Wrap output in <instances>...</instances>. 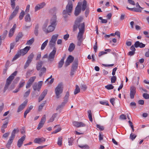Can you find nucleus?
<instances>
[{"label":"nucleus","mask_w":149,"mask_h":149,"mask_svg":"<svg viewBox=\"0 0 149 149\" xmlns=\"http://www.w3.org/2000/svg\"><path fill=\"white\" fill-rule=\"evenodd\" d=\"M83 17L82 16H79L77 17L75 20L74 24L73 26V31H76L78 28L79 30L77 38L78 40H83V34L84 33L85 29L84 23H81L83 20Z\"/></svg>","instance_id":"1"},{"label":"nucleus","mask_w":149,"mask_h":149,"mask_svg":"<svg viewBox=\"0 0 149 149\" xmlns=\"http://www.w3.org/2000/svg\"><path fill=\"white\" fill-rule=\"evenodd\" d=\"M68 2L65 9L64 10L63 12V17L65 18H67L68 15H71L73 9L72 2L71 0H68Z\"/></svg>","instance_id":"2"},{"label":"nucleus","mask_w":149,"mask_h":149,"mask_svg":"<svg viewBox=\"0 0 149 149\" xmlns=\"http://www.w3.org/2000/svg\"><path fill=\"white\" fill-rule=\"evenodd\" d=\"M17 73V71H15L7 79L6 84L3 90V92L4 93H5L6 90L8 88L9 86L11 83L12 81L14 79L15 76L16 75Z\"/></svg>","instance_id":"3"},{"label":"nucleus","mask_w":149,"mask_h":149,"mask_svg":"<svg viewBox=\"0 0 149 149\" xmlns=\"http://www.w3.org/2000/svg\"><path fill=\"white\" fill-rule=\"evenodd\" d=\"M63 85L62 83L58 84L55 88V91L57 98L58 99L61 97L60 94L63 93Z\"/></svg>","instance_id":"4"},{"label":"nucleus","mask_w":149,"mask_h":149,"mask_svg":"<svg viewBox=\"0 0 149 149\" xmlns=\"http://www.w3.org/2000/svg\"><path fill=\"white\" fill-rule=\"evenodd\" d=\"M56 51V48H54L52 51L49 53L48 57V61L49 62H51L54 61Z\"/></svg>","instance_id":"5"},{"label":"nucleus","mask_w":149,"mask_h":149,"mask_svg":"<svg viewBox=\"0 0 149 149\" xmlns=\"http://www.w3.org/2000/svg\"><path fill=\"white\" fill-rule=\"evenodd\" d=\"M46 119V116L45 115H44L42 117L41 120L38 125V127L37 128L38 130H39L43 126L45 122Z\"/></svg>","instance_id":"6"},{"label":"nucleus","mask_w":149,"mask_h":149,"mask_svg":"<svg viewBox=\"0 0 149 149\" xmlns=\"http://www.w3.org/2000/svg\"><path fill=\"white\" fill-rule=\"evenodd\" d=\"M130 96L131 99H133L136 93V88L134 86H132L130 88Z\"/></svg>","instance_id":"7"},{"label":"nucleus","mask_w":149,"mask_h":149,"mask_svg":"<svg viewBox=\"0 0 149 149\" xmlns=\"http://www.w3.org/2000/svg\"><path fill=\"white\" fill-rule=\"evenodd\" d=\"M74 57L70 55L68 57L67 59L65 61V66L67 67L74 60Z\"/></svg>","instance_id":"8"},{"label":"nucleus","mask_w":149,"mask_h":149,"mask_svg":"<svg viewBox=\"0 0 149 149\" xmlns=\"http://www.w3.org/2000/svg\"><path fill=\"white\" fill-rule=\"evenodd\" d=\"M28 102L27 100H26L19 107L17 110V112L19 113L22 111L25 108Z\"/></svg>","instance_id":"9"},{"label":"nucleus","mask_w":149,"mask_h":149,"mask_svg":"<svg viewBox=\"0 0 149 149\" xmlns=\"http://www.w3.org/2000/svg\"><path fill=\"white\" fill-rule=\"evenodd\" d=\"M78 65V60L75 59L73 62L72 66L71 71L75 72L77 68Z\"/></svg>","instance_id":"10"},{"label":"nucleus","mask_w":149,"mask_h":149,"mask_svg":"<svg viewBox=\"0 0 149 149\" xmlns=\"http://www.w3.org/2000/svg\"><path fill=\"white\" fill-rule=\"evenodd\" d=\"M30 48L31 47L30 46H26L24 49L20 50L19 52L22 56H23L28 52Z\"/></svg>","instance_id":"11"},{"label":"nucleus","mask_w":149,"mask_h":149,"mask_svg":"<svg viewBox=\"0 0 149 149\" xmlns=\"http://www.w3.org/2000/svg\"><path fill=\"white\" fill-rule=\"evenodd\" d=\"M26 137V135H24L18 140L17 142V146L19 148H20L22 145L23 141L25 140Z\"/></svg>","instance_id":"12"},{"label":"nucleus","mask_w":149,"mask_h":149,"mask_svg":"<svg viewBox=\"0 0 149 149\" xmlns=\"http://www.w3.org/2000/svg\"><path fill=\"white\" fill-rule=\"evenodd\" d=\"M45 5L44 2H42L38 4L35 7V11L36 12L37 10H40L44 7Z\"/></svg>","instance_id":"13"},{"label":"nucleus","mask_w":149,"mask_h":149,"mask_svg":"<svg viewBox=\"0 0 149 149\" xmlns=\"http://www.w3.org/2000/svg\"><path fill=\"white\" fill-rule=\"evenodd\" d=\"M45 141V139L43 137L42 138H36L34 140V143L40 144L41 143L44 142Z\"/></svg>","instance_id":"14"},{"label":"nucleus","mask_w":149,"mask_h":149,"mask_svg":"<svg viewBox=\"0 0 149 149\" xmlns=\"http://www.w3.org/2000/svg\"><path fill=\"white\" fill-rule=\"evenodd\" d=\"M134 46L136 48L140 47L142 48L144 47L145 46V45L142 42H140L139 41L135 42L134 44Z\"/></svg>","instance_id":"15"},{"label":"nucleus","mask_w":149,"mask_h":149,"mask_svg":"<svg viewBox=\"0 0 149 149\" xmlns=\"http://www.w3.org/2000/svg\"><path fill=\"white\" fill-rule=\"evenodd\" d=\"M56 15H54L51 18L50 21V23L51 25H53L56 26Z\"/></svg>","instance_id":"16"},{"label":"nucleus","mask_w":149,"mask_h":149,"mask_svg":"<svg viewBox=\"0 0 149 149\" xmlns=\"http://www.w3.org/2000/svg\"><path fill=\"white\" fill-rule=\"evenodd\" d=\"M65 58V57H63L59 62L58 65V68H61L63 66L64 63V60Z\"/></svg>","instance_id":"17"},{"label":"nucleus","mask_w":149,"mask_h":149,"mask_svg":"<svg viewBox=\"0 0 149 149\" xmlns=\"http://www.w3.org/2000/svg\"><path fill=\"white\" fill-rule=\"evenodd\" d=\"M19 132V130L18 128L17 129H14L11 133V136L10 137L14 139L15 136V134L18 133Z\"/></svg>","instance_id":"18"},{"label":"nucleus","mask_w":149,"mask_h":149,"mask_svg":"<svg viewBox=\"0 0 149 149\" xmlns=\"http://www.w3.org/2000/svg\"><path fill=\"white\" fill-rule=\"evenodd\" d=\"M69 96V93L68 91L67 92L66 95L64 98V100L63 102L66 104L68 102V98Z\"/></svg>","instance_id":"19"},{"label":"nucleus","mask_w":149,"mask_h":149,"mask_svg":"<svg viewBox=\"0 0 149 149\" xmlns=\"http://www.w3.org/2000/svg\"><path fill=\"white\" fill-rule=\"evenodd\" d=\"M14 139L10 137V138L9 139L8 143L6 145V147L7 148H9L10 147V146L11 144L12 143Z\"/></svg>","instance_id":"20"},{"label":"nucleus","mask_w":149,"mask_h":149,"mask_svg":"<svg viewBox=\"0 0 149 149\" xmlns=\"http://www.w3.org/2000/svg\"><path fill=\"white\" fill-rule=\"evenodd\" d=\"M14 139L10 137V138L9 139L8 143L6 145V147L7 148H9L10 147V146L11 144L12 143Z\"/></svg>","instance_id":"21"},{"label":"nucleus","mask_w":149,"mask_h":149,"mask_svg":"<svg viewBox=\"0 0 149 149\" xmlns=\"http://www.w3.org/2000/svg\"><path fill=\"white\" fill-rule=\"evenodd\" d=\"M42 64L43 62L41 61L38 62L36 64V69L37 70H39L40 69Z\"/></svg>","instance_id":"22"},{"label":"nucleus","mask_w":149,"mask_h":149,"mask_svg":"<svg viewBox=\"0 0 149 149\" xmlns=\"http://www.w3.org/2000/svg\"><path fill=\"white\" fill-rule=\"evenodd\" d=\"M105 52L102 51L100 52L98 54L99 56L100 57L102 55L107 54V53L106 52H110L111 51V49H107L105 50Z\"/></svg>","instance_id":"23"},{"label":"nucleus","mask_w":149,"mask_h":149,"mask_svg":"<svg viewBox=\"0 0 149 149\" xmlns=\"http://www.w3.org/2000/svg\"><path fill=\"white\" fill-rule=\"evenodd\" d=\"M87 2L85 0H84L83 1V4L82 5V7L81 10L82 11H84L85 9H86L87 8Z\"/></svg>","instance_id":"24"},{"label":"nucleus","mask_w":149,"mask_h":149,"mask_svg":"<svg viewBox=\"0 0 149 149\" xmlns=\"http://www.w3.org/2000/svg\"><path fill=\"white\" fill-rule=\"evenodd\" d=\"M75 47V46L74 44L73 43H72L70 44L69 46L68 49V51L70 52H72L74 50Z\"/></svg>","instance_id":"25"},{"label":"nucleus","mask_w":149,"mask_h":149,"mask_svg":"<svg viewBox=\"0 0 149 149\" xmlns=\"http://www.w3.org/2000/svg\"><path fill=\"white\" fill-rule=\"evenodd\" d=\"M55 42L50 40L49 43V46L50 48L52 49L53 48L54 49V48H56L55 47Z\"/></svg>","instance_id":"26"},{"label":"nucleus","mask_w":149,"mask_h":149,"mask_svg":"<svg viewBox=\"0 0 149 149\" xmlns=\"http://www.w3.org/2000/svg\"><path fill=\"white\" fill-rule=\"evenodd\" d=\"M81 9L78 8H76L74 12V15L76 16H78L81 12Z\"/></svg>","instance_id":"27"},{"label":"nucleus","mask_w":149,"mask_h":149,"mask_svg":"<svg viewBox=\"0 0 149 149\" xmlns=\"http://www.w3.org/2000/svg\"><path fill=\"white\" fill-rule=\"evenodd\" d=\"M39 28V25L37 24L35 26L34 33L36 36H37L38 34V29Z\"/></svg>","instance_id":"28"},{"label":"nucleus","mask_w":149,"mask_h":149,"mask_svg":"<svg viewBox=\"0 0 149 149\" xmlns=\"http://www.w3.org/2000/svg\"><path fill=\"white\" fill-rule=\"evenodd\" d=\"M58 36V35L57 34L53 35L52 36V38L50 40L56 42V41L57 40Z\"/></svg>","instance_id":"29"},{"label":"nucleus","mask_w":149,"mask_h":149,"mask_svg":"<svg viewBox=\"0 0 149 149\" xmlns=\"http://www.w3.org/2000/svg\"><path fill=\"white\" fill-rule=\"evenodd\" d=\"M55 26L53 25H50L48 27V29H49V32H50L53 31L54 29Z\"/></svg>","instance_id":"30"},{"label":"nucleus","mask_w":149,"mask_h":149,"mask_svg":"<svg viewBox=\"0 0 149 149\" xmlns=\"http://www.w3.org/2000/svg\"><path fill=\"white\" fill-rule=\"evenodd\" d=\"M23 36V35L22 33H19L17 36L16 37V42H17L20 39L22 38Z\"/></svg>","instance_id":"31"},{"label":"nucleus","mask_w":149,"mask_h":149,"mask_svg":"<svg viewBox=\"0 0 149 149\" xmlns=\"http://www.w3.org/2000/svg\"><path fill=\"white\" fill-rule=\"evenodd\" d=\"M34 38H32L27 41L26 45H31L34 42Z\"/></svg>","instance_id":"32"},{"label":"nucleus","mask_w":149,"mask_h":149,"mask_svg":"<svg viewBox=\"0 0 149 149\" xmlns=\"http://www.w3.org/2000/svg\"><path fill=\"white\" fill-rule=\"evenodd\" d=\"M48 42V40H47L42 44L41 48V49L42 50H43L45 48L47 45Z\"/></svg>","instance_id":"33"},{"label":"nucleus","mask_w":149,"mask_h":149,"mask_svg":"<svg viewBox=\"0 0 149 149\" xmlns=\"http://www.w3.org/2000/svg\"><path fill=\"white\" fill-rule=\"evenodd\" d=\"M65 104L64 103L62 102L61 104L59 105L56 108V110L57 111L59 109H62L65 106Z\"/></svg>","instance_id":"34"},{"label":"nucleus","mask_w":149,"mask_h":149,"mask_svg":"<svg viewBox=\"0 0 149 149\" xmlns=\"http://www.w3.org/2000/svg\"><path fill=\"white\" fill-rule=\"evenodd\" d=\"M25 20L26 22H30L31 21V17L30 14H27L25 16Z\"/></svg>","instance_id":"35"},{"label":"nucleus","mask_w":149,"mask_h":149,"mask_svg":"<svg viewBox=\"0 0 149 149\" xmlns=\"http://www.w3.org/2000/svg\"><path fill=\"white\" fill-rule=\"evenodd\" d=\"M88 117L89 120L91 122L93 121V119L92 118V113L91 110H89L88 111Z\"/></svg>","instance_id":"36"},{"label":"nucleus","mask_w":149,"mask_h":149,"mask_svg":"<svg viewBox=\"0 0 149 149\" xmlns=\"http://www.w3.org/2000/svg\"><path fill=\"white\" fill-rule=\"evenodd\" d=\"M80 91V89L79 86L77 85L76 86V88L74 90V93L75 95H76Z\"/></svg>","instance_id":"37"},{"label":"nucleus","mask_w":149,"mask_h":149,"mask_svg":"<svg viewBox=\"0 0 149 149\" xmlns=\"http://www.w3.org/2000/svg\"><path fill=\"white\" fill-rule=\"evenodd\" d=\"M22 55L20 54V53L18 52L17 54L15 55L14 57L13 58V61H14L19 58L20 56H21Z\"/></svg>","instance_id":"38"},{"label":"nucleus","mask_w":149,"mask_h":149,"mask_svg":"<svg viewBox=\"0 0 149 149\" xmlns=\"http://www.w3.org/2000/svg\"><path fill=\"white\" fill-rule=\"evenodd\" d=\"M62 136H59L58 138L57 144L59 146H61L62 145Z\"/></svg>","instance_id":"39"},{"label":"nucleus","mask_w":149,"mask_h":149,"mask_svg":"<svg viewBox=\"0 0 149 149\" xmlns=\"http://www.w3.org/2000/svg\"><path fill=\"white\" fill-rule=\"evenodd\" d=\"M19 8V6H17L15 10L12 13V14L14 15L15 16L18 11Z\"/></svg>","instance_id":"40"},{"label":"nucleus","mask_w":149,"mask_h":149,"mask_svg":"<svg viewBox=\"0 0 149 149\" xmlns=\"http://www.w3.org/2000/svg\"><path fill=\"white\" fill-rule=\"evenodd\" d=\"M34 56V54L33 53H31L28 57L27 60L31 62Z\"/></svg>","instance_id":"41"},{"label":"nucleus","mask_w":149,"mask_h":149,"mask_svg":"<svg viewBox=\"0 0 149 149\" xmlns=\"http://www.w3.org/2000/svg\"><path fill=\"white\" fill-rule=\"evenodd\" d=\"M74 139L73 138L71 137L68 139V143L69 146H72L73 143Z\"/></svg>","instance_id":"42"},{"label":"nucleus","mask_w":149,"mask_h":149,"mask_svg":"<svg viewBox=\"0 0 149 149\" xmlns=\"http://www.w3.org/2000/svg\"><path fill=\"white\" fill-rule=\"evenodd\" d=\"M42 81H40L38 82V85L37 90L38 91H40V88L42 85Z\"/></svg>","instance_id":"43"},{"label":"nucleus","mask_w":149,"mask_h":149,"mask_svg":"<svg viewBox=\"0 0 149 149\" xmlns=\"http://www.w3.org/2000/svg\"><path fill=\"white\" fill-rule=\"evenodd\" d=\"M132 11L134 12H141V9L139 8H132Z\"/></svg>","instance_id":"44"},{"label":"nucleus","mask_w":149,"mask_h":149,"mask_svg":"<svg viewBox=\"0 0 149 149\" xmlns=\"http://www.w3.org/2000/svg\"><path fill=\"white\" fill-rule=\"evenodd\" d=\"M44 102L41 104L39 106V108H38V110L39 111H41L42 110V109L43 108V107L44 106L45 104L46 103V101H44Z\"/></svg>","instance_id":"45"},{"label":"nucleus","mask_w":149,"mask_h":149,"mask_svg":"<svg viewBox=\"0 0 149 149\" xmlns=\"http://www.w3.org/2000/svg\"><path fill=\"white\" fill-rule=\"evenodd\" d=\"M105 88L108 90H111L113 89L114 86L112 84H109L105 86Z\"/></svg>","instance_id":"46"},{"label":"nucleus","mask_w":149,"mask_h":149,"mask_svg":"<svg viewBox=\"0 0 149 149\" xmlns=\"http://www.w3.org/2000/svg\"><path fill=\"white\" fill-rule=\"evenodd\" d=\"M36 78V77H31L29 80H28V81L31 83V84H32L33 82L34 81L35 79Z\"/></svg>","instance_id":"47"},{"label":"nucleus","mask_w":149,"mask_h":149,"mask_svg":"<svg viewBox=\"0 0 149 149\" xmlns=\"http://www.w3.org/2000/svg\"><path fill=\"white\" fill-rule=\"evenodd\" d=\"M25 83V81L23 79L20 82L19 84V88H20L23 86L24 84Z\"/></svg>","instance_id":"48"},{"label":"nucleus","mask_w":149,"mask_h":149,"mask_svg":"<svg viewBox=\"0 0 149 149\" xmlns=\"http://www.w3.org/2000/svg\"><path fill=\"white\" fill-rule=\"evenodd\" d=\"M31 62L27 60L24 65V69H26L27 67H28Z\"/></svg>","instance_id":"49"},{"label":"nucleus","mask_w":149,"mask_h":149,"mask_svg":"<svg viewBox=\"0 0 149 149\" xmlns=\"http://www.w3.org/2000/svg\"><path fill=\"white\" fill-rule=\"evenodd\" d=\"M16 0H10L11 5L12 7L14 9L15 6V1Z\"/></svg>","instance_id":"50"},{"label":"nucleus","mask_w":149,"mask_h":149,"mask_svg":"<svg viewBox=\"0 0 149 149\" xmlns=\"http://www.w3.org/2000/svg\"><path fill=\"white\" fill-rule=\"evenodd\" d=\"M136 135L132 133L130 135V138L132 141L136 137Z\"/></svg>","instance_id":"51"},{"label":"nucleus","mask_w":149,"mask_h":149,"mask_svg":"<svg viewBox=\"0 0 149 149\" xmlns=\"http://www.w3.org/2000/svg\"><path fill=\"white\" fill-rule=\"evenodd\" d=\"M116 80V76L113 75L111 79V83H114Z\"/></svg>","instance_id":"52"},{"label":"nucleus","mask_w":149,"mask_h":149,"mask_svg":"<svg viewBox=\"0 0 149 149\" xmlns=\"http://www.w3.org/2000/svg\"><path fill=\"white\" fill-rule=\"evenodd\" d=\"M24 15V12L23 10H22V12H21L19 15V18L21 20L22 19Z\"/></svg>","instance_id":"53"},{"label":"nucleus","mask_w":149,"mask_h":149,"mask_svg":"<svg viewBox=\"0 0 149 149\" xmlns=\"http://www.w3.org/2000/svg\"><path fill=\"white\" fill-rule=\"evenodd\" d=\"M97 128L99 129L100 131H102L104 130V127L103 126H101L100 125L97 124L96 125Z\"/></svg>","instance_id":"54"},{"label":"nucleus","mask_w":149,"mask_h":149,"mask_svg":"<svg viewBox=\"0 0 149 149\" xmlns=\"http://www.w3.org/2000/svg\"><path fill=\"white\" fill-rule=\"evenodd\" d=\"M8 123V120L6 121L5 123H4L1 126V128H6L7 127Z\"/></svg>","instance_id":"55"},{"label":"nucleus","mask_w":149,"mask_h":149,"mask_svg":"<svg viewBox=\"0 0 149 149\" xmlns=\"http://www.w3.org/2000/svg\"><path fill=\"white\" fill-rule=\"evenodd\" d=\"M30 90L29 89L26 92L24 95V97H28L29 95L30 92Z\"/></svg>","instance_id":"56"},{"label":"nucleus","mask_w":149,"mask_h":149,"mask_svg":"<svg viewBox=\"0 0 149 149\" xmlns=\"http://www.w3.org/2000/svg\"><path fill=\"white\" fill-rule=\"evenodd\" d=\"M100 104L103 105H105L107 106L109 105V104L108 103V102L107 101H106L105 102L100 101Z\"/></svg>","instance_id":"57"},{"label":"nucleus","mask_w":149,"mask_h":149,"mask_svg":"<svg viewBox=\"0 0 149 149\" xmlns=\"http://www.w3.org/2000/svg\"><path fill=\"white\" fill-rule=\"evenodd\" d=\"M143 97L146 99H147L149 98V95L146 93H144L143 95Z\"/></svg>","instance_id":"58"},{"label":"nucleus","mask_w":149,"mask_h":149,"mask_svg":"<svg viewBox=\"0 0 149 149\" xmlns=\"http://www.w3.org/2000/svg\"><path fill=\"white\" fill-rule=\"evenodd\" d=\"M78 125L79 127H84L86 126V124L82 122H79Z\"/></svg>","instance_id":"59"},{"label":"nucleus","mask_w":149,"mask_h":149,"mask_svg":"<svg viewBox=\"0 0 149 149\" xmlns=\"http://www.w3.org/2000/svg\"><path fill=\"white\" fill-rule=\"evenodd\" d=\"M79 123V122H78L74 121L73 122V125L77 127H79V126L78 125Z\"/></svg>","instance_id":"60"},{"label":"nucleus","mask_w":149,"mask_h":149,"mask_svg":"<svg viewBox=\"0 0 149 149\" xmlns=\"http://www.w3.org/2000/svg\"><path fill=\"white\" fill-rule=\"evenodd\" d=\"M45 97V96L41 94L38 98V102H40L42 101Z\"/></svg>","instance_id":"61"},{"label":"nucleus","mask_w":149,"mask_h":149,"mask_svg":"<svg viewBox=\"0 0 149 149\" xmlns=\"http://www.w3.org/2000/svg\"><path fill=\"white\" fill-rule=\"evenodd\" d=\"M61 130V128H58L56 130H55L54 131H53V132H52V134H55L56 133L59 132Z\"/></svg>","instance_id":"62"},{"label":"nucleus","mask_w":149,"mask_h":149,"mask_svg":"<svg viewBox=\"0 0 149 149\" xmlns=\"http://www.w3.org/2000/svg\"><path fill=\"white\" fill-rule=\"evenodd\" d=\"M47 89H45L44 90L43 92H42V94H41L42 95L45 97L46 95L47 94Z\"/></svg>","instance_id":"63"},{"label":"nucleus","mask_w":149,"mask_h":149,"mask_svg":"<svg viewBox=\"0 0 149 149\" xmlns=\"http://www.w3.org/2000/svg\"><path fill=\"white\" fill-rule=\"evenodd\" d=\"M81 89L83 90L84 91H85L87 88V87L85 85H81Z\"/></svg>","instance_id":"64"}]
</instances>
